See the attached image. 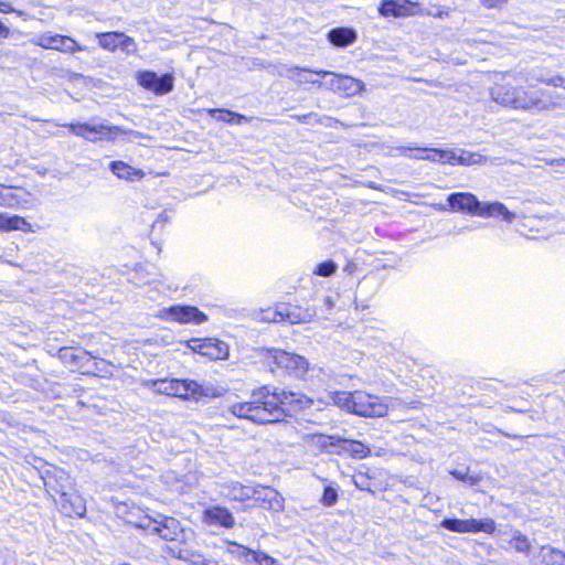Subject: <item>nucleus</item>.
<instances>
[{"instance_id": "nucleus-1", "label": "nucleus", "mask_w": 565, "mask_h": 565, "mask_svg": "<svg viewBox=\"0 0 565 565\" xmlns=\"http://www.w3.org/2000/svg\"><path fill=\"white\" fill-rule=\"evenodd\" d=\"M491 99L503 107L532 114L561 107V95L546 89L532 90L511 83H494L489 90Z\"/></svg>"}, {"instance_id": "nucleus-2", "label": "nucleus", "mask_w": 565, "mask_h": 565, "mask_svg": "<svg viewBox=\"0 0 565 565\" xmlns=\"http://www.w3.org/2000/svg\"><path fill=\"white\" fill-rule=\"evenodd\" d=\"M145 385L156 393L175 396L183 399H199L201 397L216 395L214 386L203 385L193 380L159 379L147 381Z\"/></svg>"}, {"instance_id": "nucleus-3", "label": "nucleus", "mask_w": 565, "mask_h": 565, "mask_svg": "<svg viewBox=\"0 0 565 565\" xmlns=\"http://www.w3.org/2000/svg\"><path fill=\"white\" fill-rule=\"evenodd\" d=\"M315 404V401L299 392L286 391L279 387H269V397L265 398L267 411L274 418L273 423L279 422L284 415L306 409Z\"/></svg>"}, {"instance_id": "nucleus-4", "label": "nucleus", "mask_w": 565, "mask_h": 565, "mask_svg": "<svg viewBox=\"0 0 565 565\" xmlns=\"http://www.w3.org/2000/svg\"><path fill=\"white\" fill-rule=\"evenodd\" d=\"M77 137L96 142L100 140L114 141L121 136H127L128 141L142 137V134L135 130H125L118 126H108L102 122H72L64 125Z\"/></svg>"}, {"instance_id": "nucleus-5", "label": "nucleus", "mask_w": 565, "mask_h": 565, "mask_svg": "<svg viewBox=\"0 0 565 565\" xmlns=\"http://www.w3.org/2000/svg\"><path fill=\"white\" fill-rule=\"evenodd\" d=\"M269 397V386H263L252 394V401L234 403L230 406V412L238 417L252 420L256 424L273 423V417L267 411L265 398Z\"/></svg>"}, {"instance_id": "nucleus-6", "label": "nucleus", "mask_w": 565, "mask_h": 565, "mask_svg": "<svg viewBox=\"0 0 565 565\" xmlns=\"http://www.w3.org/2000/svg\"><path fill=\"white\" fill-rule=\"evenodd\" d=\"M152 531L160 535L161 539L170 542L167 552L171 555L169 547H189L194 539V532L190 527H183L181 523L171 516L159 515L153 520Z\"/></svg>"}, {"instance_id": "nucleus-7", "label": "nucleus", "mask_w": 565, "mask_h": 565, "mask_svg": "<svg viewBox=\"0 0 565 565\" xmlns=\"http://www.w3.org/2000/svg\"><path fill=\"white\" fill-rule=\"evenodd\" d=\"M265 361L273 371V365H275L276 369L282 370L296 377H303L309 371V363L303 356L284 350H267Z\"/></svg>"}, {"instance_id": "nucleus-8", "label": "nucleus", "mask_w": 565, "mask_h": 565, "mask_svg": "<svg viewBox=\"0 0 565 565\" xmlns=\"http://www.w3.org/2000/svg\"><path fill=\"white\" fill-rule=\"evenodd\" d=\"M397 399L393 397H380L364 391H355L353 413L360 416L381 417L395 407Z\"/></svg>"}, {"instance_id": "nucleus-9", "label": "nucleus", "mask_w": 565, "mask_h": 565, "mask_svg": "<svg viewBox=\"0 0 565 565\" xmlns=\"http://www.w3.org/2000/svg\"><path fill=\"white\" fill-rule=\"evenodd\" d=\"M157 317L163 321L180 324L200 326L207 321V316L191 305H173L159 310Z\"/></svg>"}, {"instance_id": "nucleus-10", "label": "nucleus", "mask_w": 565, "mask_h": 565, "mask_svg": "<svg viewBox=\"0 0 565 565\" xmlns=\"http://www.w3.org/2000/svg\"><path fill=\"white\" fill-rule=\"evenodd\" d=\"M440 525L456 533H479L493 534L495 531V522L491 518L477 519H444Z\"/></svg>"}, {"instance_id": "nucleus-11", "label": "nucleus", "mask_w": 565, "mask_h": 565, "mask_svg": "<svg viewBox=\"0 0 565 565\" xmlns=\"http://www.w3.org/2000/svg\"><path fill=\"white\" fill-rule=\"evenodd\" d=\"M186 348L210 360H225L228 358V345L216 338H192L185 342Z\"/></svg>"}, {"instance_id": "nucleus-12", "label": "nucleus", "mask_w": 565, "mask_h": 565, "mask_svg": "<svg viewBox=\"0 0 565 565\" xmlns=\"http://www.w3.org/2000/svg\"><path fill=\"white\" fill-rule=\"evenodd\" d=\"M32 43L42 49L55 50L62 53H76L84 50L74 39L50 31L35 35Z\"/></svg>"}, {"instance_id": "nucleus-13", "label": "nucleus", "mask_w": 565, "mask_h": 565, "mask_svg": "<svg viewBox=\"0 0 565 565\" xmlns=\"http://www.w3.org/2000/svg\"><path fill=\"white\" fill-rule=\"evenodd\" d=\"M447 202L452 212L466 213L481 217L484 202L471 192H455L448 195Z\"/></svg>"}, {"instance_id": "nucleus-14", "label": "nucleus", "mask_w": 565, "mask_h": 565, "mask_svg": "<svg viewBox=\"0 0 565 565\" xmlns=\"http://www.w3.org/2000/svg\"><path fill=\"white\" fill-rule=\"evenodd\" d=\"M99 45L109 52L120 49L125 54L131 55L137 53L136 41L122 32H104L97 33Z\"/></svg>"}, {"instance_id": "nucleus-15", "label": "nucleus", "mask_w": 565, "mask_h": 565, "mask_svg": "<svg viewBox=\"0 0 565 565\" xmlns=\"http://www.w3.org/2000/svg\"><path fill=\"white\" fill-rule=\"evenodd\" d=\"M138 84L156 95H166L173 89V76L164 74L159 76L151 71H143L137 74Z\"/></svg>"}, {"instance_id": "nucleus-16", "label": "nucleus", "mask_w": 565, "mask_h": 565, "mask_svg": "<svg viewBox=\"0 0 565 565\" xmlns=\"http://www.w3.org/2000/svg\"><path fill=\"white\" fill-rule=\"evenodd\" d=\"M515 83H526L532 86L534 83H542L553 87L565 89V77L561 75H551L544 68L535 67L527 73H519L513 77Z\"/></svg>"}, {"instance_id": "nucleus-17", "label": "nucleus", "mask_w": 565, "mask_h": 565, "mask_svg": "<svg viewBox=\"0 0 565 565\" xmlns=\"http://www.w3.org/2000/svg\"><path fill=\"white\" fill-rule=\"evenodd\" d=\"M32 205L33 198L24 189L0 184V206L26 209Z\"/></svg>"}, {"instance_id": "nucleus-18", "label": "nucleus", "mask_w": 565, "mask_h": 565, "mask_svg": "<svg viewBox=\"0 0 565 565\" xmlns=\"http://www.w3.org/2000/svg\"><path fill=\"white\" fill-rule=\"evenodd\" d=\"M47 491H54L60 495H66L67 491L74 490V482L71 476L63 469L53 468L43 478Z\"/></svg>"}, {"instance_id": "nucleus-19", "label": "nucleus", "mask_w": 565, "mask_h": 565, "mask_svg": "<svg viewBox=\"0 0 565 565\" xmlns=\"http://www.w3.org/2000/svg\"><path fill=\"white\" fill-rule=\"evenodd\" d=\"M252 499L264 509L273 511H281L284 509V498L276 489L270 487H254Z\"/></svg>"}, {"instance_id": "nucleus-20", "label": "nucleus", "mask_w": 565, "mask_h": 565, "mask_svg": "<svg viewBox=\"0 0 565 565\" xmlns=\"http://www.w3.org/2000/svg\"><path fill=\"white\" fill-rule=\"evenodd\" d=\"M418 4L409 0H382L379 12L383 17H411L417 14Z\"/></svg>"}, {"instance_id": "nucleus-21", "label": "nucleus", "mask_w": 565, "mask_h": 565, "mask_svg": "<svg viewBox=\"0 0 565 565\" xmlns=\"http://www.w3.org/2000/svg\"><path fill=\"white\" fill-rule=\"evenodd\" d=\"M202 522L207 525L232 529L235 525V519L232 512L221 505L209 507L203 511Z\"/></svg>"}, {"instance_id": "nucleus-22", "label": "nucleus", "mask_w": 565, "mask_h": 565, "mask_svg": "<svg viewBox=\"0 0 565 565\" xmlns=\"http://www.w3.org/2000/svg\"><path fill=\"white\" fill-rule=\"evenodd\" d=\"M408 150H417L418 152L426 153L425 156H409V159L414 160H427L440 164H450L455 159L454 149H438V148H422L417 146H411Z\"/></svg>"}, {"instance_id": "nucleus-23", "label": "nucleus", "mask_w": 565, "mask_h": 565, "mask_svg": "<svg viewBox=\"0 0 565 565\" xmlns=\"http://www.w3.org/2000/svg\"><path fill=\"white\" fill-rule=\"evenodd\" d=\"M220 493L228 500L244 502L252 499L254 487L242 484L238 481L218 483Z\"/></svg>"}, {"instance_id": "nucleus-24", "label": "nucleus", "mask_w": 565, "mask_h": 565, "mask_svg": "<svg viewBox=\"0 0 565 565\" xmlns=\"http://www.w3.org/2000/svg\"><path fill=\"white\" fill-rule=\"evenodd\" d=\"M60 505L63 514L67 516H83L86 512V504L83 497L75 491H67L66 495H60Z\"/></svg>"}, {"instance_id": "nucleus-25", "label": "nucleus", "mask_w": 565, "mask_h": 565, "mask_svg": "<svg viewBox=\"0 0 565 565\" xmlns=\"http://www.w3.org/2000/svg\"><path fill=\"white\" fill-rule=\"evenodd\" d=\"M281 310L284 312V322H289L291 324L308 323L312 321L317 315L313 307L302 308L299 306L281 303Z\"/></svg>"}, {"instance_id": "nucleus-26", "label": "nucleus", "mask_w": 565, "mask_h": 565, "mask_svg": "<svg viewBox=\"0 0 565 565\" xmlns=\"http://www.w3.org/2000/svg\"><path fill=\"white\" fill-rule=\"evenodd\" d=\"M481 217L499 218L508 224H511L515 221L516 214L510 211L503 203L499 201H486L481 212Z\"/></svg>"}, {"instance_id": "nucleus-27", "label": "nucleus", "mask_w": 565, "mask_h": 565, "mask_svg": "<svg viewBox=\"0 0 565 565\" xmlns=\"http://www.w3.org/2000/svg\"><path fill=\"white\" fill-rule=\"evenodd\" d=\"M355 392H328L323 397L319 398V403L324 405H337L340 408L353 413Z\"/></svg>"}, {"instance_id": "nucleus-28", "label": "nucleus", "mask_w": 565, "mask_h": 565, "mask_svg": "<svg viewBox=\"0 0 565 565\" xmlns=\"http://www.w3.org/2000/svg\"><path fill=\"white\" fill-rule=\"evenodd\" d=\"M60 358L71 367L83 369L86 366L87 362L92 360L93 356L89 352L83 351L81 349L62 348L60 350Z\"/></svg>"}, {"instance_id": "nucleus-29", "label": "nucleus", "mask_w": 565, "mask_h": 565, "mask_svg": "<svg viewBox=\"0 0 565 565\" xmlns=\"http://www.w3.org/2000/svg\"><path fill=\"white\" fill-rule=\"evenodd\" d=\"M172 557L189 562L191 565H217L215 561L207 559L203 555L191 551L189 547H169Z\"/></svg>"}, {"instance_id": "nucleus-30", "label": "nucleus", "mask_w": 565, "mask_h": 565, "mask_svg": "<svg viewBox=\"0 0 565 565\" xmlns=\"http://www.w3.org/2000/svg\"><path fill=\"white\" fill-rule=\"evenodd\" d=\"M109 169L117 178L126 181L140 180L145 175L142 170L134 168L124 161H111Z\"/></svg>"}, {"instance_id": "nucleus-31", "label": "nucleus", "mask_w": 565, "mask_h": 565, "mask_svg": "<svg viewBox=\"0 0 565 565\" xmlns=\"http://www.w3.org/2000/svg\"><path fill=\"white\" fill-rule=\"evenodd\" d=\"M0 231H22L30 232L31 224L19 215H9L7 213H0Z\"/></svg>"}, {"instance_id": "nucleus-32", "label": "nucleus", "mask_w": 565, "mask_h": 565, "mask_svg": "<svg viewBox=\"0 0 565 565\" xmlns=\"http://www.w3.org/2000/svg\"><path fill=\"white\" fill-rule=\"evenodd\" d=\"M328 39L333 45L344 47L355 42L356 33L349 28H337L328 33Z\"/></svg>"}, {"instance_id": "nucleus-33", "label": "nucleus", "mask_w": 565, "mask_h": 565, "mask_svg": "<svg viewBox=\"0 0 565 565\" xmlns=\"http://www.w3.org/2000/svg\"><path fill=\"white\" fill-rule=\"evenodd\" d=\"M338 444L340 450L349 454L355 459L366 458L371 454L370 448L358 440L340 439L338 440Z\"/></svg>"}, {"instance_id": "nucleus-34", "label": "nucleus", "mask_w": 565, "mask_h": 565, "mask_svg": "<svg viewBox=\"0 0 565 565\" xmlns=\"http://www.w3.org/2000/svg\"><path fill=\"white\" fill-rule=\"evenodd\" d=\"M337 93L344 96H354L362 92L364 88V84L360 79L348 75H340L339 79H337Z\"/></svg>"}, {"instance_id": "nucleus-35", "label": "nucleus", "mask_w": 565, "mask_h": 565, "mask_svg": "<svg viewBox=\"0 0 565 565\" xmlns=\"http://www.w3.org/2000/svg\"><path fill=\"white\" fill-rule=\"evenodd\" d=\"M455 159L451 166H476L487 162V158L477 152H470L465 149H454Z\"/></svg>"}, {"instance_id": "nucleus-36", "label": "nucleus", "mask_w": 565, "mask_h": 565, "mask_svg": "<svg viewBox=\"0 0 565 565\" xmlns=\"http://www.w3.org/2000/svg\"><path fill=\"white\" fill-rule=\"evenodd\" d=\"M316 73L317 72L299 67H290L286 70V76L296 82L297 84L310 83L318 85L319 76Z\"/></svg>"}, {"instance_id": "nucleus-37", "label": "nucleus", "mask_w": 565, "mask_h": 565, "mask_svg": "<svg viewBox=\"0 0 565 565\" xmlns=\"http://www.w3.org/2000/svg\"><path fill=\"white\" fill-rule=\"evenodd\" d=\"M540 557L543 565H565L564 552L550 545L541 547Z\"/></svg>"}, {"instance_id": "nucleus-38", "label": "nucleus", "mask_w": 565, "mask_h": 565, "mask_svg": "<svg viewBox=\"0 0 565 565\" xmlns=\"http://www.w3.org/2000/svg\"><path fill=\"white\" fill-rule=\"evenodd\" d=\"M254 319L259 322H284V312L281 303L275 308L260 309L254 312Z\"/></svg>"}, {"instance_id": "nucleus-39", "label": "nucleus", "mask_w": 565, "mask_h": 565, "mask_svg": "<svg viewBox=\"0 0 565 565\" xmlns=\"http://www.w3.org/2000/svg\"><path fill=\"white\" fill-rule=\"evenodd\" d=\"M209 114L218 120L234 125H241L248 121V118L244 115L236 114L226 109H209Z\"/></svg>"}, {"instance_id": "nucleus-40", "label": "nucleus", "mask_w": 565, "mask_h": 565, "mask_svg": "<svg viewBox=\"0 0 565 565\" xmlns=\"http://www.w3.org/2000/svg\"><path fill=\"white\" fill-rule=\"evenodd\" d=\"M253 552L254 551L235 542H230L226 547V553H228L233 558L243 562L244 564L252 563Z\"/></svg>"}, {"instance_id": "nucleus-41", "label": "nucleus", "mask_w": 565, "mask_h": 565, "mask_svg": "<svg viewBox=\"0 0 565 565\" xmlns=\"http://www.w3.org/2000/svg\"><path fill=\"white\" fill-rule=\"evenodd\" d=\"M510 544L519 553L527 554L531 550V543L529 539L519 530H512Z\"/></svg>"}, {"instance_id": "nucleus-42", "label": "nucleus", "mask_w": 565, "mask_h": 565, "mask_svg": "<svg viewBox=\"0 0 565 565\" xmlns=\"http://www.w3.org/2000/svg\"><path fill=\"white\" fill-rule=\"evenodd\" d=\"M316 74L322 78V81L319 79V87H323L337 93V79L340 77L339 74L328 71H318Z\"/></svg>"}, {"instance_id": "nucleus-43", "label": "nucleus", "mask_w": 565, "mask_h": 565, "mask_svg": "<svg viewBox=\"0 0 565 565\" xmlns=\"http://www.w3.org/2000/svg\"><path fill=\"white\" fill-rule=\"evenodd\" d=\"M311 440L315 445H317L321 449L331 451V448H333V447L339 448L338 440H340V438H334L332 436L319 434V435H313L311 437Z\"/></svg>"}, {"instance_id": "nucleus-44", "label": "nucleus", "mask_w": 565, "mask_h": 565, "mask_svg": "<svg viewBox=\"0 0 565 565\" xmlns=\"http://www.w3.org/2000/svg\"><path fill=\"white\" fill-rule=\"evenodd\" d=\"M450 475L456 479L468 482L470 486H476L481 480L479 475H469V469H455L450 471Z\"/></svg>"}, {"instance_id": "nucleus-45", "label": "nucleus", "mask_w": 565, "mask_h": 565, "mask_svg": "<svg viewBox=\"0 0 565 565\" xmlns=\"http://www.w3.org/2000/svg\"><path fill=\"white\" fill-rule=\"evenodd\" d=\"M353 482L360 490L372 491V481L370 477L362 471H359L353 476Z\"/></svg>"}, {"instance_id": "nucleus-46", "label": "nucleus", "mask_w": 565, "mask_h": 565, "mask_svg": "<svg viewBox=\"0 0 565 565\" xmlns=\"http://www.w3.org/2000/svg\"><path fill=\"white\" fill-rule=\"evenodd\" d=\"M337 270V264L333 260H327L317 265L315 274L322 277H329Z\"/></svg>"}, {"instance_id": "nucleus-47", "label": "nucleus", "mask_w": 565, "mask_h": 565, "mask_svg": "<svg viewBox=\"0 0 565 565\" xmlns=\"http://www.w3.org/2000/svg\"><path fill=\"white\" fill-rule=\"evenodd\" d=\"M252 562L257 565H278V561L264 552H253Z\"/></svg>"}, {"instance_id": "nucleus-48", "label": "nucleus", "mask_w": 565, "mask_h": 565, "mask_svg": "<svg viewBox=\"0 0 565 565\" xmlns=\"http://www.w3.org/2000/svg\"><path fill=\"white\" fill-rule=\"evenodd\" d=\"M338 500V492L332 487H326L322 495V503L327 507L333 505Z\"/></svg>"}, {"instance_id": "nucleus-49", "label": "nucleus", "mask_w": 565, "mask_h": 565, "mask_svg": "<svg viewBox=\"0 0 565 565\" xmlns=\"http://www.w3.org/2000/svg\"><path fill=\"white\" fill-rule=\"evenodd\" d=\"M409 146L407 147H395V148H392L390 153L393 154V156H405V157H408L409 156H425L426 153H423V152H418L417 150H408Z\"/></svg>"}, {"instance_id": "nucleus-50", "label": "nucleus", "mask_w": 565, "mask_h": 565, "mask_svg": "<svg viewBox=\"0 0 565 565\" xmlns=\"http://www.w3.org/2000/svg\"><path fill=\"white\" fill-rule=\"evenodd\" d=\"M0 12H2V13L15 12L20 17H22L24 14L22 11L14 10L9 3H6V2H0Z\"/></svg>"}, {"instance_id": "nucleus-51", "label": "nucleus", "mask_w": 565, "mask_h": 565, "mask_svg": "<svg viewBox=\"0 0 565 565\" xmlns=\"http://www.w3.org/2000/svg\"><path fill=\"white\" fill-rule=\"evenodd\" d=\"M505 0H481V2L488 8H498L504 3Z\"/></svg>"}, {"instance_id": "nucleus-52", "label": "nucleus", "mask_w": 565, "mask_h": 565, "mask_svg": "<svg viewBox=\"0 0 565 565\" xmlns=\"http://www.w3.org/2000/svg\"><path fill=\"white\" fill-rule=\"evenodd\" d=\"M9 34V29L0 22V35L7 38Z\"/></svg>"}, {"instance_id": "nucleus-53", "label": "nucleus", "mask_w": 565, "mask_h": 565, "mask_svg": "<svg viewBox=\"0 0 565 565\" xmlns=\"http://www.w3.org/2000/svg\"><path fill=\"white\" fill-rule=\"evenodd\" d=\"M323 302L327 309H332L334 306V302L332 301L331 297H326Z\"/></svg>"}, {"instance_id": "nucleus-54", "label": "nucleus", "mask_w": 565, "mask_h": 565, "mask_svg": "<svg viewBox=\"0 0 565 565\" xmlns=\"http://www.w3.org/2000/svg\"><path fill=\"white\" fill-rule=\"evenodd\" d=\"M355 267V265L353 263L351 264H348L345 270H348L350 274L353 271V268Z\"/></svg>"}, {"instance_id": "nucleus-55", "label": "nucleus", "mask_w": 565, "mask_h": 565, "mask_svg": "<svg viewBox=\"0 0 565 565\" xmlns=\"http://www.w3.org/2000/svg\"><path fill=\"white\" fill-rule=\"evenodd\" d=\"M557 166H565V159H559L555 161Z\"/></svg>"}, {"instance_id": "nucleus-56", "label": "nucleus", "mask_w": 565, "mask_h": 565, "mask_svg": "<svg viewBox=\"0 0 565 565\" xmlns=\"http://www.w3.org/2000/svg\"><path fill=\"white\" fill-rule=\"evenodd\" d=\"M439 210H440V211H445V210H446V207H445V206H443V205H440V206H439Z\"/></svg>"}]
</instances>
